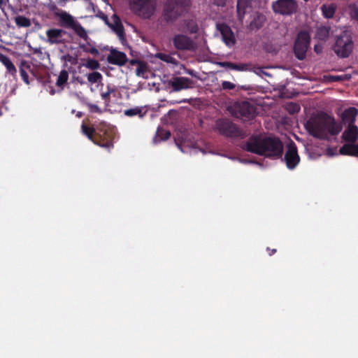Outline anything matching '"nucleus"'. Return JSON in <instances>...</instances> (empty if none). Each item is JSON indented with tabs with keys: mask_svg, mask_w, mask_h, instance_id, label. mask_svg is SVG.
I'll use <instances>...</instances> for the list:
<instances>
[{
	"mask_svg": "<svg viewBox=\"0 0 358 358\" xmlns=\"http://www.w3.org/2000/svg\"><path fill=\"white\" fill-rule=\"evenodd\" d=\"M243 149L267 158L279 159L282 157L283 143L278 137L252 135L243 144Z\"/></svg>",
	"mask_w": 358,
	"mask_h": 358,
	"instance_id": "obj_1",
	"label": "nucleus"
},
{
	"mask_svg": "<svg viewBox=\"0 0 358 358\" xmlns=\"http://www.w3.org/2000/svg\"><path fill=\"white\" fill-rule=\"evenodd\" d=\"M304 126L310 135L319 139L326 138L328 134L338 135L342 130L335 118L323 111L313 115Z\"/></svg>",
	"mask_w": 358,
	"mask_h": 358,
	"instance_id": "obj_2",
	"label": "nucleus"
},
{
	"mask_svg": "<svg viewBox=\"0 0 358 358\" xmlns=\"http://www.w3.org/2000/svg\"><path fill=\"white\" fill-rule=\"evenodd\" d=\"M82 133L95 145L108 150L113 148L114 129L104 122L89 127L83 121L81 124Z\"/></svg>",
	"mask_w": 358,
	"mask_h": 358,
	"instance_id": "obj_3",
	"label": "nucleus"
},
{
	"mask_svg": "<svg viewBox=\"0 0 358 358\" xmlns=\"http://www.w3.org/2000/svg\"><path fill=\"white\" fill-rule=\"evenodd\" d=\"M190 5V0H166L162 10V20L167 24L174 22L187 12Z\"/></svg>",
	"mask_w": 358,
	"mask_h": 358,
	"instance_id": "obj_4",
	"label": "nucleus"
},
{
	"mask_svg": "<svg viewBox=\"0 0 358 358\" xmlns=\"http://www.w3.org/2000/svg\"><path fill=\"white\" fill-rule=\"evenodd\" d=\"M190 5V0H166L162 10V20L167 24L174 22L187 12Z\"/></svg>",
	"mask_w": 358,
	"mask_h": 358,
	"instance_id": "obj_5",
	"label": "nucleus"
},
{
	"mask_svg": "<svg viewBox=\"0 0 358 358\" xmlns=\"http://www.w3.org/2000/svg\"><path fill=\"white\" fill-rule=\"evenodd\" d=\"M220 134L231 138H244L248 134L228 119H219L215 122Z\"/></svg>",
	"mask_w": 358,
	"mask_h": 358,
	"instance_id": "obj_6",
	"label": "nucleus"
},
{
	"mask_svg": "<svg viewBox=\"0 0 358 358\" xmlns=\"http://www.w3.org/2000/svg\"><path fill=\"white\" fill-rule=\"evenodd\" d=\"M231 113L236 118L248 121L255 117L256 108L248 101L236 102L231 106Z\"/></svg>",
	"mask_w": 358,
	"mask_h": 358,
	"instance_id": "obj_7",
	"label": "nucleus"
},
{
	"mask_svg": "<svg viewBox=\"0 0 358 358\" xmlns=\"http://www.w3.org/2000/svg\"><path fill=\"white\" fill-rule=\"evenodd\" d=\"M130 8L144 18H150L155 12L154 0H128Z\"/></svg>",
	"mask_w": 358,
	"mask_h": 358,
	"instance_id": "obj_8",
	"label": "nucleus"
},
{
	"mask_svg": "<svg viewBox=\"0 0 358 358\" xmlns=\"http://www.w3.org/2000/svg\"><path fill=\"white\" fill-rule=\"evenodd\" d=\"M310 42V37L308 32L301 31L297 34L294 45V53L298 59L303 60L306 58Z\"/></svg>",
	"mask_w": 358,
	"mask_h": 358,
	"instance_id": "obj_9",
	"label": "nucleus"
},
{
	"mask_svg": "<svg viewBox=\"0 0 358 358\" xmlns=\"http://www.w3.org/2000/svg\"><path fill=\"white\" fill-rule=\"evenodd\" d=\"M353 43L349 36L343 35L338 36L334 45L335 53L340 57H348L352 51Z\"/></svg>",
	"mask_w": 358,
	"mask_h": 358,
	"instance_id": "obj_10",
	"label": "nucleus"
},
{
	"mask_svg": "<svg viewBox=\"0 0 358 358\" xmlns=\"http://www.w3.org/2000/svg\"><path fill=\"white\" fill-rule=\"evenodd\" d=\"M275 13L282 15H292L298 10V3L296 0H277L272 3Z\"/></svg>",
	"mask_w": 358,
	"mask_h": 358,
	"instance_id": "obj_11",
	"label": "nucleus"
},
{
	"mask_svg": "<svg viewBox=\"0 0 358 358\" xmlns=\"http://www.w3.org/2000/svg\"><path fill=\"white\" fill-rule=\"evenodd\" d=\"M284 161L287 168L289 170L294 169L300 162V157L296 144L294 142L290 143L285 154Z\"/></svg>",
	"mask_w": 358,
	"mask_h": 358,
	"instance_id": "obj_12",
	"label": "nucleus"
},
{
	"mask_svg": "<svg viewBox=\"0 0 358 358\" xmlns=\"http://www.w3.org/2000/svg\"><path fill=\"white\" fill-rule=\"evenodd\" d=\"M172 41L174 47L179 50H194L196 48L195 43L183 34L175 35Z\"/></svg>",
	"mask_w": 358,
	"mask_h": 358,
	"instance_id": "obj_13",
	"label": "nucleus"
},
{
	"mask_svg": "<svg viewBox=\"0 0 358 358\" xmlns=\"http://www.w3.org/2000/svg\"><path fill=\"white\" fill-rule=\"evenodd\" d=\"M66 34H67L66 31L59 28H50L47 29L45 31L47 42L51 45L65 43L66 41L64 36Z\"/></svg>",
	"mask_w": 358,
	"mask_h": 358,
	"instance_id": "obj_14",
	"label": "nucleus"
},
{
	"mask_svg": "<svg viewBox=\"0 0 358 358\" xmlns=\"http://www.w3.org/2000/svg\"><path fill=\"white\" fill-rule=\"evenodd\" d=\"M193 81L187 77H173L168 81L173 92H179L192 87Z\"/></svg>",
	"mask_w": 358,
	"mask_h": 358,
	"instance_id": "obj_15",
	"label": "nucleus"
},
{
	"mask_svg": "<svg viewBox=\"0 0 358 358\" xmlns=\"http://www.w3.org/2000/svg\"><path fill=\"white\" fill-rule=\"evenodd\" d=\"M217 28L222 35L224 43L228 47L234 45L236 43V38L230 27L224 23H220L217 24Z\"/></svg>",
	"mask_w": 358,
	"mask_h": 358,
	"instance_id": "obj_16",
	"label": "nucleus"
},
{
	"mask_svg": "<svg viewBox=\"0 0 358 358\" xmlns=\"http://www.w3.org/2000/svg\"><path fill=\"white\" fill-rule=\"evenodd\" d=\"M108 63L117 66H123L127 62V57L124 52L113 49L107 57Z\"/></svg>",
	"mask_w": 358,
	"mask_h": 358,
	"instance_id": "obj_17",
	"label": "nucleus"
},
{
	"mask_svg": "<svg viewBox=\"0 0 358 358\" xmlns=\"http://www.w3.org/2000/svg\"><path fill=\"white\" fill-rule=\"evenodd\" d=\"M56 17L58 18L59 25L66 29H71L78 22L71 15L65 10L57 12Z\"/></svg>",
	"mask_w": 358,
	"mask_h": 358,
	"instance_id": "obj_18",
	"label": "nucleus"
},
{
	"mask_svg": "<svg viewBox=\"0 0 358 358\" xmlns=\"http://www.w3.org/2000/svg\"><path fill=\"white\" fill-rule=\"evenodd\" d=\"M112 19L113 22V23H109L108 27L115 31L121 43H124L126 41V38L124 29L121 20L116 15H113Z\"/></svg>",
	"mask_w": 358,
	"mask_h": 358,
	"instance_id": "obj_19",
	"label": "nucleus"
},
{
	"mask_svg": "<svg viewBox=\"0 0 358 358\" xmlns=\"http://www.w3.org/2000/svg\"><path fill=\"white\" fill-rule=\"evenodd\" d=\"M343 139L346 142L355 143L358 139V127L355 124L348 125V128L343 133Z\"/></svg>",
	"mask_w": 358,
	"mask_h": 358,
	"instance_id": "obj_20",
	"label": "nucleus"
},
{
	"mask_svg": "<svg viewBox=\"0 0 358 358\" xmlns=\"http://www.w3.org/2000/svg\"><path fill=\"white\" fill-rule=\"evenodd\" d=\"M266 21V17L263 14L256 13L252 16V18L248 26L250 31H256L262 28Z\"/></svg>",
	"mask_w": 358,
	"mask_h": 358,
	"instance_id": "obj_21",
	"label": "nucleus"
},
{
	"mask_svg": "<svg viewBox=\"0 0 358 358\" xmlns=\"http://www.w3.org/2000/svg\"><path fill=\"white\" fill-rule=\"evenodd\" d=\"M358 115V109L355 107H350L345 109L342 113V120L344 122L354 124Z\"/></svg>",
	"mask_w": 358,
	"mask_h": 358,
	"instance_id": "obj_22",
	"label": "nucleus"
},
{
	"mask_svg": "<svg viewBox=\"0 0 358 358\" xmlns=\"http://www.w3.org/2000/svg\"><path fill=\"white\" fill-rule=\"evenodd\" d=\"M343 155H349L358 157V145L353 143L344 144L339 150Z\"/></svg>",
	"mask_w": 358,
	"mask_h": 358,
	"instance_id": "obj_23",
	"label": "nucleus"
},
{
	"mask_svg": "<svg viewBox=\"0 0 358 358\" xmlns=\"http://www.w3.org/2000/svg\"><path fill=\"white\" fill-rule=\"evenodd\" d=\"M85 41V43H79V48L81 50L93 55H98L99 54V50L95 47V43L90 38V40Z\"/></svg>",
	"mask_w": 358,
	"mask_h": 358,
	"instance_id": "obj_24",
	"label": "nucleus"
},
{
	"mask_svg": "<svg viewBox=\"0 0 358 358\" xmlns=\"http://www.w3.org/2000/svg\"><path fill=\"white\" fill-rule=\"evenodd\" d=\"M0 61L6 66L8 73L15 77L17 74V69L10 59L8 57L1 54L0 55Z\"/></svg>",
	"mask_w": 358,
	"mask_h": 358,
	"instance_id": "obj_25",
	"label": "nucleus"
},
{
	"mask_svg": "<svg viewBox=\"0 0 358 358\" xmlns=\"http://www.w3.org/2000/svg\"><path fill=\"white\" fill-rule=\"evenodd\" d=\"M218 65L222 67L230 69L231 70H236L239 71L248 70V64H235L231 62H221L218 63Z\"/></svg>",
	"mask_w": 358,
	"mask_h": 358,
	"instance_id": "obj_26",
	"label": "nucleus"
},
{
	"mask_svg": "<svg viewBox=\"0 0 358 358\" xmlns=\"http://www.w3.org/2000/svg\"><path fill=\"white\" fill-rule=\"evenodd\" d=\"M330 32V27L327 26H320L317 28L315 38L320 41H326Z\"/></svg>",
	"mask_w": 358,
	"mask_h": 358,
	"instance_id": "obj_27",
	"label": "nucleus"
},
{
	"mask_svg": "<svg viewBox=\"0 0 358 358\" xmlns=\"http://www.w3.org/2000/svg\"><path fill=\"white\" fill-rule=\"evenodd\" d=\"M171 136V132L169 130L163 128H158L156 132V136L154 138L155 143H159L162 141H166Z\"/></svg>",
	"mask_w": 358,
	"mask_h": 358,
	"instance_id": "obj_28",
	"label": "nucleus"
},
{
	"mask_svg": "<svg viewBox=\"0 0 358 358\" xmlns=\"http://www.w3.org/2000/svg\"><path fill=\"white\" fill-rule=\"evenodd\" d=\"M124 115L127 117H134V116H138L140 118H142L145 116L146 114V111H143V109L142 107H134L132 108L127 109L124 110Z\"/></svg>",
	"mask_w": 358,
	"mask_h": 358,
	"instance_id": "obj_29",
	"label": "nucleus"
},
{
	"mask_svg": "<svg viewBox=\"0 0 358 358\" xmlns=\"http://www.w3.org/2000/svg\"><path fill=\"white\" fill-rule=\"evenodd\" d=\"M71 29L74 31L76 35H78L84 41L90 40V37L87 35V31L80 22H77Z\"/></svg>",
	"mask_w": 358,
	"mask_h": 358,
	"instance_id": "obj_30",
	"label": "nucleus"
},
{
	"mask_svg": "<svg viewBox=\"0 0 358 358\" xmlns=\"http://www.w3.org/2000/svg\"><path fill=\"white\" fill-rule=\"evenodd\" d=\"M321 10L322 12V15L325 18L330 19L332 18L336 12V6L334 4H324L321 7Z\"/></svg>",
	"mask_w": 358,
	"mask_h": 358,
	"instance_id": "obj_31",
	"label": "nucleus"
},
{
	"mask_svg": "<svg viewBox=\"0 0 358 358\" xmlns=\"http://www.w3.org/2000/svg\"><path fill=\"white\" fill-rule=\"evenodd\" d=\"M248 0H238L237 1V13L239 19H242L244 17V15L246 12V8L249 6Z\"/></svg>",
	"mask_w": 358,
	"mask_h": 358,
	"instance_id": "obj_32",
	"label": "nucleus"
},
{
	"mask_svg": "<svg viewBox=\"0 0 358 358\" xmlns=\"http://www.w3.org/2000/svg\"><path fill=\"white\" fill-rule=\"evenodd\" d=\"M68 79V71L65 69L61 71L56 82L57 87H58L59 88H60L61 90H62L65 85L67 83Z\"/></svg>",
	"mask_w": 358,
	"mask_h": 358,
	"instance_id": "obj_33",
	"label": "nucleus"
},
{
	"mask_svg": "<svg viewBox=\"0 0 358 358\" xmlns=\"http://www.w3.org/2000/svg\"><path fill=\"white\" fill-rule=\"evenodd\" d=\"M14 21L15 22V24L18 27H29L31 25V22L30 19L28 17L23 16V15H17L14 18Z\"/></svg>",
	"mask_w": 358,
	"mask_h": 358,
	"instance_id": "obj_34",
	"label": "nucleus"
},
{
	"mask_svg": "<svg viewBox=\"0 0 358 358\" xmlns=\"http://www.w3.org/2000/svg\"><path fill=\"white\" fill-rule=\"evenodd\" d=\"M28 69H30V66L25 62H22L20 66V73L22 80L27 85H29L30 83L29 80V76L27 71Z\"/></svg>",
	"mask_w": 358,
	"mask_h": 358,
	"instance_id": "obj_35",
	"label": "nucleus"
},
{
	"mask_svg": "<svg viewBox=\"0 0 358 358\" xmlns=\"http://www.w3.org/2000/svg\"><path fill=\"white\" fill-rule=\"evenodd\" d=\"M156 57L159 59L160 60L164 62L168 63V64H171L176 65L177 63H178V61L176 60V59L173 57L169 54H166V53H163V52H158L156 55Z\"/></svg>",
	"mask_w": 358,
	"mask_h": 358,
	"instance_id": "obj_36",
	"label": "nucleus"
},
{
	"mask_svg": "<svg viewBox=\"0 0 358 358\" xmlns=\"http://www.w3.org/2000/svg\"><path fill=\"white\" fill-rule=\"evenodd\" d=\"M87 80L92 84L99 83L102 80V75L98 71H94L87 75Z\"/></svg>",
	"mask_w": 358,
	"mask_h": 358,
	"instance_id": "obj_37",
	"label": "nucleus"
},
{
	"mask_svg": "<svg viewBox=\"0 0 358 358\" xmlns=\"http://www.w3.org/2000/svg\"><path fill=\"white\" fill-rule=\"evenodd\" d=\"M186 28L191 34H196L199 31V27L196 22L192 20H186L185 22Z\"/></svg>",
	"mask_w": 358,
	"mask_h": 358,
	"instance_id": "obj_38",
	"label": "nucleus"
},
{
	"mask_svg": "<svg viewBox=\"0 0 358 358\" xmlns=\"http://www.w3.org/2000/svg\"><path fill=\"white\" fill-rule=\"evenodd\" d=\"M81 102L83 104L88 107V109L90 113H96L99 114H101L102 113V110L97 105L87 102L85 99H83L81 100Z\"/></svg>",
	"mask_w": 358,
	"mask_h": 358,
	"instance_id": "obj_39",
	"label": "nucleus"
},
{
	"mask_svg": "<svg viewBox=\"0 0 358 358\" xmlns=\"http://www.w3.org/2000/svg\"><path fill=\"white\" fill-rule=\"evenodd\" d=\"M107 89H108L107 92H102L101 94V98L105 101L106 103L110 102V94L115 92V89L113 88V87H111L110 85L107 86Z\"/></svg>",
	"mask_w": 358,
	"mask_h": 358,
	"instance_id": "obj_40",
	"label": "nucleus"
},
{
	"mask_svg": "<svg viewBox=\"0 0 358 358\" xmlns=\"http://www.w3.org/2000/svg\"><path fill=\"white\" fill-rule=\"evenodd\" d=\"M85 66L92 70H96L100 67V64L97 60L94 59H88L87 60Z\"/></svg>",
	"mask_w": 358,
	"mask_h": 358,
	"instance_id": "obj_41",
	"label": "nucleus"
},
{
	"mask_svg": "<svg viewBox=\"0 0 358 358\" xmlns=\"http://www.w3.org/2000/svg\"><path fill=\"white\" fill-rule=\"evenodd\" d=\"M350 17L358 21V6L356 4H351L349 6Z\"/></svg>",
	"mask_w": 358,
	"mask_h": 358,
	"instance_id": "obj_42",
	"label": "nucleus"
},
{
	"mask_svg": "<svg viewBox=\"0 0 358 358\" xmlns=\"http://www.w3.org/2000/svg\"><path fill=\"white\" fill-rule=\"evenodd\" d=\"M145 65L143 62H139L138 66L136 69V73L137 76L143 75L145 72Z\"/></svg>",
	"mask_w": 358,
	"mask_h": 358,
	"instance_id": "obj_43",
	"label": "nucleus"
},
{
	"mask_svg": "<svg viewBox=\"0 0 358 358\" xmlns=\"http://www.w3.org/2000/svg\"><path fill=\"white\" fill-rule=\"evenodd\" d=\"M48 8L51 12H52L54 13L55 17H56V13L57 12L63 11L62 10L59 9L58 7L57 6V5L53 3L48 4Z\"/></svg>",
	"mask_w": 358,
	"mask_h": 358,
	"instance_id": "obj_44",
	"label": "nucleus"
},
{
	"mask_svg": "<svg viewBox=\"0 0 358 358\" xmlns=\"http://www.w3.org/2000/svg\"><path fill=\"white\" fill-rule=\"evenodd\" d=\"M222 87L224 90H234L235 88V85L229 81H223Z\"/></svg>",
	"mask_w": 358,
	"mask_h": 358,
	"instance_id": "obj_45",
	"label": "nucleus"
},
{
	"mask_svg": "<svg viewBox=\"0 0 358 358\" xmlns=\"http://www.w3.org/2000/svg\"><path fill=\"white\" fill-rule=\"evenodd\" d=\"M255 73H257V75H261V74H264V75H266V76H269V73L264 71L262 70V68L261 67H257L255 69V70L254 71Z\"/></svg>",
	"mask_w": 358,
	"mask_h": 358,
	"instance_id": "obj_46",
	"label": "nucleus"
},
{
	"mask_svg": "<svg viewBox=\"0 0 358 358\" xmlns=\"http://www.w3.org/2000/svg\"><path fill=\"white\" fill-rule=\"evenodd\" d=\"M292 106L293 108H292V110H290V113H295V112H298V111L299 110V109H300L299 106V105H297V104H296V103L292 104Z\"/></svg>",
	"mask_w": 358,
	"mask_h": 358,
	"instance_id": "obj_47",
	"label": "nucleus"
},
{
	"mask_svg": "<svg viewBox=\"0 0 358 358\" xmlns=\"http://www.w3.org/2000/svg\"><path fill=\"white\" fill-rule=\"evenodd\" d=\"M215 3L218 6H224L226 2L225 0H216Z\"/></svg>",
	"mask_w": 358,
	"mask_h": 358,
	"instance_id": "obj_48",
	"label": "nucleus"
},
{
	"mask_svg": "<svg viewBox=\"0 0 358 358\" xmlns=\"http://www.w3.org/2000/svg\"><path fill=\"white\" fill-rule=\"evenodd\" d=\"M266 251L268 252V255L271 256L273 255V254H275L276 252V249H271L270 248H266Z\"/></svg>",
	"mask_w": 358,
	"mask_h": 358,
	"instance_id": "obj_49",
	"label": "nucleus"
},
{
	"mask_svg": "<svg viewBox=\"0 0 358 358\" xmlns=\"http://www.w3.org/2000/svg\"><path fill=\"white\" fill-rule=\"evenodd\" d=\"M187 73L192 77H197L196 75V72L194 70L189 69L187 71Z\"/></svg>",
	"mask_w": 358,
	"mask_h": 358,
	"instance_id": "obj_50",
	"label": "nucleus"
},
{
	"mask_svg": "<svg viewBox=\"0 0 358 358\" xmlns=\"http://www.w3.org/2000/svg\"><path fill=\"white\" fill-rule=\"evenodd\" d=\"M101 18L104 20V22H106V24H109V22H108V18L107 17V15H106L105 14H103Z\"/></svg>",
	"mask_w": 358,
	"mask_h": 358,
	"instance_id": "obj_51",
	"label": "nucleus"
},
{
	"mask_svg": "<svg viewBox=\"0 0 358 358\" xmlns=\"http://www.w3.org/2000/svg\"><path fill=\"white\" fill-rule=\"evenodd\" d=\"M3 6H4L3 0H0V8H2Z\"/></svg>",
	"mask_w": 358,
	"mask_h": 358,
	"instance_id": "obj_52",
	"label": "nucleus"
},
{
	"mask_svg": "<svg viewBox=\"0 0 358 358\" xmlns=\"http://www.w3.org/2000/svg\"><path fill=\"white\" fill-rule=\"evenodd\" d=\"M76 116L78 117H81L83 116V113L82 112H78L77 114H76Z\"/></svg>",
	"mask_w": 358,
	"mask_h": 358,
	"instance_id": "obj_53",
	"label": "nucleus"
},
{
	"mask_svg": "<svg viewBox=\"0 0 358 358\" xmlns=\"http://www.w3.org/2000/svg\"><path fill=\"white\" fill-rule=\"evenodd\" d=\"M139 62H138L137 60H134V59H133V60H131V64H136V63H138V64H139Z\"/></svg>",
	"mask_w": 358,
	"mask_h": 358,
	"instance_id": "obj_54",
	"label": "nucleus"
},
{
	"mask_svg": "<svg viewBox=\"0 0 358 358\" xmlns=\"http://www.w3.org/2000/svg\"><path fill=\"white\" fill-rule=\"evenodd\" d=\"M65 59H67L68 61H70V59L71 58V56L69 55H67L66 56H64Z\"/></svg>",
	"mask_w": 358,
	"mask_h": 358,
	"instance_id": "obj_55",
	"label": "nucleus"
},
{
	"mask_svg": "<svg viewBox=\"0 0 358 358\" xmlns=\"http://www.w3.org/2000/svg\"><path fill=\"white\" fill-rule=\"evenodd\" d=\"M315 51L316 52H318V48H317V45H315Z\"/></svg>",
	"mask_w": 358,
	"mask_h": 358,
	"instance_id": "obj_56",
	"label": "nucleus"
},
{
	"mask_svg": "<svg viewBox=\"0 0 358 358\" xmlns=\"http://www.w3.org/2000/svg\"><path fill=\"white\" fill-rule=\"evenodd\" d=\"M55 91L54 90H52L50 91V94H55Z\"/></svg>",
	"mask_w": 358,
	"mask_h": 358,
	"instance_id": "obj_57",
	"label": "nucleus"
},
{
	"mask_svg": "<svg viewBox=\"0 0 358 358\" xmlns=\"http://www.w3.org/2000/svg\"><path fill=\"white\" fill-rule=\"evenodd\" d=\"M177 146H178V148H180V149L181 150H182V148H181V147L180 146V145H179L178 143H177Z\"/></svg>",
	"mask_w": 358,
	"mask_h": 358,
	"instance_id": "obj_58",
	"label": "nucleus"
}]
</instances>
